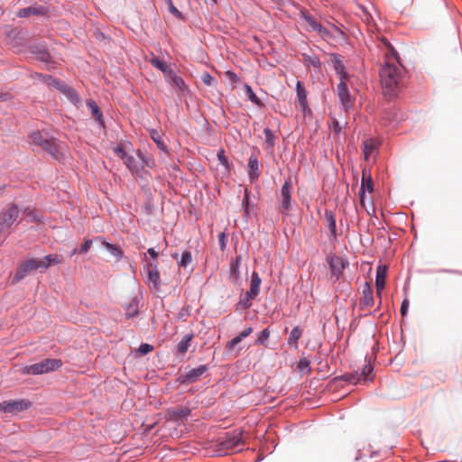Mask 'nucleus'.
<instances>
[{"instance_id":"36","label":"nucleus","mask_w":462,"mask_h":462,"mask_svg":"<svg viewBox=\"0 0 462 462\" xmlns=\"http://www.w3.org/2000/svg\"><path fill=\"white\" fill-rule=\"evenodd\" d=\"M361 183H364V191L365 192L366 190L368 192H373L374 190V184H373V180H372V178L370 175L366 176V172L365 171H363V176H362V182Z\"/></svg>"},{"instance_id":"48","label":"nucleus","mask_w":462,"mask_h":462,"mask_svg":"<svg viewBox=\"0 0 462 462\" xmlns=\"http://www.w3.org/2000/svg\"><path fill=\"white\" fill-rule=\"evenodd\" d=\"M152 349H153V346L152 345L145 343V344H142L138 350L141 354L145 355V354L152 352Z\"/></svg>"},{"instance_id":"38","label":"nucleus","mask_w":462,"mask_h":462,"mask_svg":"<svg viewBox=\"0 0 462 462\" xmlns=\"http://www.w3.org/2000/svg\"><path fill=\"white\" fill-rule=\"evenodd\" d=\"M245 93H246L249 100L252 101L254 104H255V105H257L259 106H263L262 102L256 97V95L254 93L252 88L250 86H248V85H245Z\"/></svg>"},{"instance_id":"22","label":"nucleus","mask_w":462,"mask_h":462,"mask_svg":"<svg viewBox=\"0 0 462 462\" xmlns=\"http://www.w3.org/2000/svg\"><path fill=\"white\" fill-rule=\"evenodd\" d=\"M249 178L251 181L257 180L260 176L259 162L257 156L252 154L248 160Z\"/></svg>"},{"instance_id":"40","label":"nucleus","mask_w":462,"mask_h":462,"mask_svg":"<svg viewBox=\"0 0 462 462\" xmlns=\"http://www.w3.org/2000/svg\"><path fill=\"white\" fill-rule=\"evenodd\" d=\"M270 337V330L269 328H264L263 331H261L258 335L257 343L260 345L266 346L267 340Z\"/></svg>"},{"instance_id":"51","label":"nucleus","mask_w":462,"mask_h":462,"mask_svg":"<svg viewBox=\"0 0 462 462\" xmlns=\"http://www.w3.org/2000/svg\"><path fill=\"white\" fill-rule=\"evenodd\" d=\"M217 157H218V159H219L220 162H221L223 165H225V164H226V163H227V161H226V157H225V155H224V151H223V150H221V151L218 152Z\"/></svg>"},{"instance_id":"15","label":"nucleus","mask_w":462,"mask_h":462,"mask_svg":"<svg viewBox=\"0 0 462 462\" xmlns=\"http://www.w3.org/2000/svg\"><path fill=\"white\" fill-rule=\"evenodd\" d=\"M262 280L256 272H253L250 282V289L246 292L247 300H254L259 293Z\"/></svg>"},{"instance_id":"57","label":"nucleus","mask_w":462,"mask_h":462,"mask_svg":"<svg viewBox=\"0 0 462 462\" xmlns=\"http://www.w3.org/2000/svg\"><path fill=\"white\" fill-rule=\"evenodd\" d=\"M77 252H78V250H77V249H74V250L72 251V254H76Z\"/></svg>"},{"instance_id":"45","label":"nucleus","mask_w":462,"mask_h":462,"mask_svg":"<svg viewBox=\"0 0 462 462\" xmlns=\"http://www.w3.org/2000/svg\"><path fill=\"white\" fill-rule=\"evenodd\" d=\"M25 212H26L27 217H29L32 221H41L42 216L40 213L34 212L30 209H27Z\"/></svg>"},{"instance_id":"7","label":"nucleus","mask_w":462,"mask_h":462,"mask_svg":"<svg viewBox=\"0 0 462 462\" xmlns=\"http://www.w3.org/2000/svg\"><path fill=\"white\" fill-rule=\"evenodd\" d=\"M18 217L19 209L15 205L12 204L0 213V226L7 231Z\"/></svg>"},{"instance_id":"42","label":"nucleus","mask_w":462,"mask_h":462,"mask_svg":"<svg viewBox=\"0 0 462 462\" xmlns=\"http://www.w3.org/2000/svg\"><path fill=\"white\" fill-rule=\"evenodd\" d=\"M167 4L169 6V11L177 18L181 19L182 14L177 9V7L173 5L172 0H167Z\"/></svg>"},{"instance_id":"11","label":"nucleus","mask_w":462,"mask_h":462,"mask_svg":"<svg viewBox=\"0 0 462 462\" xmlns=\"http://www.w3.org/2000/svg\"><path fill=\"white\" fill-rule=\"evenodd\" d=\"M167 79L175 88L178 96H185L189 92V88L185 84L183 79L173 71H169V77Z\"/></svg>"},{"instance_id":"27","label":"nucleus","mask_w":462,"mask_h":462,"mask_svg":"<svg viewBox=\"0 0 462 462\" xmlns=\"http://www.w3.org/2000/svg\"><path fill=\"white\" fill-rule=\"evenodd\" d=\"M139 302L136 299H133L125 308V316L130 319L135 317L139 313Z\"/></svg>"},{"instance_id":"56","label":"nucleus","mask_w":462,"mask_h":462,"mask_svg":"<svg viewBox=\"0 0 462 462\" xmlns=\"http://www.w3.org/2000/svg\"><path fill=\"white\" fill-rule=\"evenodd\" d=\"M312 64L317 67L319 65V60L318 59H315L314 60H312Z\"/></svg>"},{"instance_id":"34","label":"nucleus","mask_w":462,"mask_h":462,"mask_svg":"<svg viewBox=\"0 0 462 462\" xmlns=\"http://www.w3.org/2000/svg\"><path fill=\"white\" fill-rule=\"evenodd\" d=\"M102 245L110 252L112 255H114L116 258H120L123 255V251L120 249L119 246L110 244L105 240L102 241Z\"/></svg>"},{"instance_id":"26","label":"nucleus","mask_w":462,"mask_h":462,"mask_svg":"<svg viewBox=\"0 0 462 462\" xmlns=\"http://www.w3.org/2000/svg\"><path fill=\"white\" fill-rule=\"evenodd\" d=\"M193 338V335L192 334H187L182 339L181 341L177 345V351L179 354L180 355H184L186 354V352L188 351L189 347L190 346V343H191V340Z\"/></svg>"},{"instance_id":"32","label":"nucleus","mask_w":462,"mask_h":462,"mask_svg":"<svg viewBox=\"0 0 462 462\" xmlns=\"http://www.w3.org/2000/svg\"><path fill=\"white\" fill-rule=\"evenodd\" d=\"M150 136L152 139V141L157 144L159 149H161L162 151H166V145L164 144V143L162 141V137L161 134L157 130H155V129L151 130Z\"/></svg>"},{"instance_id":"29","label":"nucleus","mask_w":462,"mask_h":462,"mask_svg":"<svg viewBox=\"0 0 462 462\" xmlns=\"http://www.w3.org/2000/svg\"><path fill=\"white\" fill-rule=\"evenodd\" d=\"M151 64L158 69L162 70L166 75L167 78L169 77V71H172L165 61L158 58L152 59Z\"/></svg>"},{"instance_id":"2","label":"nucleus","mask_w":462,"mask_h":462,"mask_svg":"<svg viewBox=\"0 0 462 462\" xmlns=\"http://www.w3.org/2000/svg\"><path fill=\"white\" fill-rule=\"evenodd\" d=\"M62 362L57 358H47L39 363L23 367V374H42L58 370L61 367Z\"/></svg>"},{"instance_id":"16","label":"nucleus","mask_w":462,"mask_h":462,"mask_svg":"<svg viewBox=\"0 0 462 462\" xmlns=\"http://www.w3.org/2000/svg\"><path fill=\"white\" fill-rule=\"evenodd\" d=\"M207 370L208 367L205 365L191 369L182 376V383H192L196 382Z\"/></svg>"},{"instance_id":"4","label":"nucleus","mask_w":462,"mask_h":462,"mask_svg":"<svg viewBox=\"0 0 462 462\" xmlns=\"http://www.w3.org/2000/svg\"><path fill=\"white\" fill-rule=\"evenodd\" d=\"M30 140L33 144L41 147L43 151L48 152L56 158L58 157L60 151L55 139H46L40 132H33L30 135Z\"/></svg>"},{"instance_id":"53","label":"nucleus","mask_w":462,"mask_h":462,"mask_svg":"<svg viewBox=\"0 0 462 462\" xmlns=\"http://www.w3.org/2000/svg\"><path fill=\"white\" fill-rule=\"evenodd\" d=\"M10 98V95L8 93H0V100L5 101Z\"/></svg>"},{"instance_id":"55","label":"nucleus","mask_w":462,"mask_h":462,"mask_svg":"<svg viewBox=\"0 0 462 462\" xmlns=\"http://www.w3.org/2000/svg\"><path fill=\"white\" fill-rule=\"evenodd\" d=\"M224 240H225V234H224V233H221V234L219 235V242L221 243V245H225Z\"/></svg>"},{"instance_id":"44","label":"nucleus","mask_w":462,"mask_h":462,"mask_svg":"<svg viewBox=\"0 0 462 462\" xmlns=\"http://www.w3.org/2000/svg\"><path fill=\"white\" fill-rule=\"evenodd\" d=\"M265 141L267 143L273 145L274 134H273L270 128H265L263 130Z\"/></svg>"},{"instance_id":"47","label":"nucleus","mask_w":462,"mask_h":462,"mask_svg":"<svg viewBox=\"0 0 462 462\" xmlns=\"http://www.w3.org/2000/svg\"><path fill=\"white\" fill-rule=\"evenodd\" d=\"M114 152L116 156H118L120 159L125 160L128 156L127 153L125 152V150L121 146H116L114 149Z\"/></svg>"},{"instance_id":"49","label":"nucleus","mask_w":462,"mask_h":462,"mask_svg":"<svg viewBox=\"0 0 462 462\" xmlns=\"http://www.w3.org/2000/svg\"><path fill=\"white\" fill-rule=\"evenodd\" d=\"M409 308V300L407 299L403 300L401 306V314L402 317L406 316Z\"/></svg>"},{"instance_id":"39","label":"nucleus","mask_w":462,"mask_h":462,"mask_svg":"<svg viewBox=\"0 0 462 462\" xmlns=\"http://www.w3.org/2000/svg\"><path fill=\"white\" fill-rule=\"evenodd\" d=\"M201 81L209 87L216 86L217 85V79L212 77L208 72H204L201 75Z\"/></svg>"},{"instance_id":"17","label":"nucleus","mask_w":462,"mask_h":462,"mask_svg":"<svg viewBox=\"0 0 462 462\" xmlns=\"http://www.w3.org/2000/svg\"><path fill=\"white\" fill-rule=\"evenodd\" d=\"M148 281L152 284L154 289H159L161 285L160 273L156 263H150L147 266Z\"/></svg>"},{"instance_id":"25","label":"nucleus","mask_w":462,"mask_h":462,"mask_svg":"<svg viewBox=\"0 0 462 462\" xmlns=\"http://www.w3.org/2000/svg\"><path fill=\"white\" fill-rule=\"evenodd\" d=\"M87 106L90 109L93 117L103 125V116L97 103L91 99L87 101Z\"/></svg>"},{"instance_id":"30","label":"nucleus","mask_w":462,"mask_h":462,"mask_svg":"<svg viewBox=\"0 0 462 462\" xmlns=\"http://www.w3.org/2000/svg\"><path fill=\"white\" fill-rule=\"evenodd\" d=\"M61 90L74 105L79 104V97L73 88L68 86H62Z\"/></svg>"},{"instance_id":"20","label":"nucleus","mask_w":462,"mask_h":462,"mask_svg":"<svg viewBox=\"0 0 462 462\" xmlns=\"http://www.w3.org/2000/svg\"><path fill=\"white\" fill-rule=\"evenodd\" d=\"M252 332H253L252 327L245 328L236 337H235L233 339L226 342V349L228 351H232L236 346L237 344H239L244 338L248 337Z\"/></svg>"},{"instance_id":"18","label":"nucleus","mask_w":462,"mask_h":462,"mask_svg":"<svg viewBox=\"0 0 462 462\" xmlns=\"http://www.w3.org/2000/svg\"><path fill=\"white\" fill-rule=\"evenodd\" d=\"M296 90L298 106L303 112H306V110H310L308 106L307 91L300 81L297 82Z\"/></svg>"},{"instance_id":"14","label":"nucleus","mask_w":462,"mask_h":462,"mask_svg":"<svg viewBox=\"0 0 462 462\" xmlns=\"http://www.w3.org/2000/svg\"><path fill=\"white\" fill-rule=\"evenodd\" d=\"M241 442V432H234L233 434H227L225 439L221 441L220 445L223 449L233 450L237 448Z\"/></svg>"},{"instance_id":"37","label":"nucleus","mask_w":462,"mask_h":462,"mask_svg":"<svg viewBox=\"0 0 462 462\" xmlns=\"http://www.w3.org/2000/svg\"><path fill=\"white\" fill-rule=\"evenodd\" d=\"M298 369L301 373H305V374H310L311 373V368H310V361L307 358H305V357L300 358L299 363H298Z\"/></svg>"},{"instance_id":"8","label":"nucleus","mask_w":462,"mask_h":462,"mask_svg":"<svg viewBox=\"0 0 462 462\" xmlns=\"http://www.w3.org/2000/svg\"><path fill=\"white\" fill-rule=\"evenodd\" d=\"M136 155L137 157L128 155L125 160V166L132 173H139L145 166H149L140 150L136 152Z\"/></svg>"},{"instance_id":"19","label":"nucleus","mask_w":462,"mask_h":462,"mask_svg":"<svg viewBox=\"0 0 462 462\" xmlns=\"http://www.w3.org/2000/svg\"><path fill=\"white\" fill-rule=\"evenodd\" d=\"M385 279H386V267L379 266L376 270V278H375V287L377 291L378 297L381 298L382 291L385 286Z\"/></svg>"},{"instance_id":"1","label":"nucleus","mask_w":462,"mask_h":462,"mask_svg":"<svg viewBox=\"0 0 462 462\" xmlns=\"http://www.w3.org/2000/svg\"><path fill=\"white\" fill-rule=\"evenodd\" d=\"M382 43L386 47L384 63L380 69V81L384 93L396 96L402 88L403 68L401 65L398 53L390 42L382 38Z\"/></svg>"},{"instance_id":"41","label":"nucleus","mask_w":462,"mask_h":462,"mask_svg":"<svg viewBox=\"0 0 462 462\" xmlns=\"http://www.w3.org/2000/svg\"><path fill=\"white\" fill-rule=\"evenodd\" d=\"M192 261V256H191V254L190 252L189 251H185L183 252L182 255H181V259L179 263L180 266H182V267H187Z\"/></svg>"},{"instance_id":"9","label":"nucleus","mask_w":462,"mask_h":462,"mask_svg":"<svg viewBox=\"0 0 462 462\" xmlns=\"http://www.w3.org/2000/svg\"><path fill=\"white\" fill-rule=\"evenodd\" d=\"M327 262L330 267L332 276L336 277L337 280L346 268V263L343 260L342 257L336 254L328 255Z\"/></svg>"},{"instance_id":"28","label":"nucleus","mask_w":462,"mask_h":462,"mask_svg":"<svg viewBox=\"0 0 462 462\" xmlns=\"http://www.w3.org/2000/svg\"><path fill=\"white\" fill-rule=\"evenodd\" d=\"M302 335V329L300 327H295L290 333L288 337V344L290 346H298V340Z\"/></svg>"},{"instance_id":"21","label":"nucleus","mask_w":462,"mask_h":462,"mask_svg":"<svg viewBox=\"0 0 462 462\" xmlns=\"http://www.w3.org/2000/svg\"><path fill=\"white\" fill-rule=\"evenodd\" d=\"M301 18L304 21V25L309 31L319 32L320 34H322L323 32H326L322 25L319 23L310 14H302Z\"/></svg>"},{"instance_id":"54","label":"nucleus","mask_w":462,"mask_h":462,"mask_svg":"<svg viewBox=\"0 0 462 462\" xmlns=\"http://www.w3.org/2000/svg\"><path fill=\"white\" fill-rule=\"evenodd\" d=\"M333 130L335 133L338 134L340 132V126L337 121L333 123Z\"/></svg>"},{"instance_id":"13","label":"nucleus","mask_w":462,"mask_h":462,"mask_svg":"<svg viewBox=\"0 0 462 462\" xmlns=\"http://www.w3.org/2000/svg\"><path fill=\"white\" fill-rule=\"evenodd\" d=\"M374 296L371 284L365 282L362 289V296L360 298L361 309H369L374 306Z\"/></svg>"},{"instance_id":"46","label":"nucleus","mask_w":462,"mask_h":462,"mask_svg":"<svg viewBox=\"0 0 462 462\" xmlns=\"http://www.w3.org/2000/svg\"><path fill=\"white\" fill-rule=\"evenodd\" d=\"M91 245H92V240H90V239L85 240V242L81 245L80 249L79 250V253L86 254L89 250Z\"/></svg>"},{"instance_id":"43","label":"nucleus","mask_w":462,"mask_h":462,"mask_svg":"<svg viewBox=\"0 0 462 462\" xmlns=\"http://www.w3.org/2000/svg\"><path fill=\"white\" fill-rule=\"evenodd\" d=\"M359 193H360L361 207L364 208L367 211V213H369V209L365 206L366 196H365V192L364 191V183H361Z\"/></svg>"},{"instance_id":"33","label":"nucleus","mask_w":462,"mask_h":462,"mask_svg":"<svg viewBox=\"0 0 462 462\" xmlns=\"http://www.w3.org/2000/svg\"><path fill=\"white\" fill-rule=\"evenodd\" d=\"M41 260H42V269H44V270L47 269L48 267H50V265L51 263L58 264L60 263V260L57 254H49Z\"/></svg>"},{"instance_id":"5","label":"nucleus","mask_w":462,"mask_h":462,"mask_svg":"<svg viewBox=\"0 0 462 462\" xmlns=\"http://www.w3.org/2000/svg\"><path fill=\"white\" fill-rule=\"evenodd\" d=\"M31 405V402L25 399L4 401L0 402V412L14 415L28 410Z\"/></svg>"},{"instance_id":"50","label":"nucleus","mask_w":462,"mask_h":462,"mask_svg":"<svg viewBox=\"0 0 462 462\" xmlns=\"http://www.w3.org/2000/svg\"><path fill=\"white\" fill-rule=\"evenodd\" d=\"M50 58V55L47 51H42L39 53V59L42 61H47L48 59Z\"/></svg>"},{"instance_id":"52","label":"nucleus","mask_w":462,"mask_h":462,"mask_svg":"<svg viewBox=\"0 0 462 462\" xmlns=\"http://www.w3.org/2000/svg\"><path fill=\"white\" fill-rule=\"evenodd\" d=\"M147 253L155 259L158 256V253L154 250V248H149Z\"/></svg>"},{"instance_id":"24","label":"nucleus","mask_w":462,"mask_h":462,"mask_svg":"<svg viewBox=\"0 0 462 462\" xmlns=\"http://www.w3.org/2000/svg\"><path fill=\"white\" fill-rule=\"evenodd\" d=\"M43 13H44V8L42 6H40V7L30 6V7L21 9L17 13V15L19 17H27L32 14H42Z\"/></svg>"},{"instance_id":"12","label":"nucleus","mask_w":462,"mask_h":462,"mask_svg":"<svg viewBox=\"0 0 462 462\" xmlns=\"http://www.w3.org/2000/svg\"><path fill=\"white\" fill-rule=\"evenodd\" d=\"M291 182L290 180L285 181L281 189V204L284 211L291 208Z\"/></svg>"},{"instance_id":"6","label":"nucleus","mask_w":462,"mask_h":462,"mask_svg":"<svg viewBox=\"0 0 462 462\" xmlns=\"http://www.w3.org/2000/svg\"><path fill=\"white\" fill-rule=\"evenodd\" d=\"M38 269H42V260L41 259H29L24 261L17 270L14 280V282H19L23 279L28 274L32 272L37 271Z\"/></svg>"},{"instance_id":"3","label":"nucleus","mask_w":462,"mask_h":462,"mask_svg":"<svg viewBox=\"0 0 462 462\" xmlns=\"http://www.w3.org/2000/svg\"><path fill=\"white\" fill-rule=\"evenodd\" d=\"M373 371L374 366L369 362L363 366L360 372L346 373L341 376V379L353 384L361 382H370L374 379Z\"/></svg>"},{"instance_id":"35","label":"nucleus","mask_w":462,"mask_h":462,"mask_svg":"<svg viewBox=\"0 0 462 462\" xmlns=\"http://www.w3.org/2000/svg\"><path fill=\"white\" fill-rule=\"evenodd\" d=\"M325 217L327 218L331 236H336V219L333 213L331 211H326Z\"/></svg>"},{"instance_id":"58","label":"nucleus","mask_w":462,"mask_h":462,"mask_svg":"<svg viewBox=\"0 0 462 462\" xmlns=\"http://www.w3.org/2000/svg\"><path fill=\"white\" fill-rule=\"evenodd\" d=\"M215 4L217 3V0H212Z\"/></svg>"},{"instance_id":"10","label":"nucleus","mask_w":462,"mask_h":462,"mask_svg":"<svg viewBox=\"0 0 462 462\" xmlns=\"http://www.w3.org/2000/svg\"><path fill=\"white\" fill-rule=\"evenodd\" d=\"M337 92L341 105L345 110H347L353 106V99L349 93L346 81L341 80L337 87Z\"/></svg>"},{"instance_id":"31","label":"nucleus","mask_w":462,"mask_h":462,"mask_svg":"<svg viewBox=\"0 0 462 462\" xmlns=\"http://www.w3.org/2000/svg\"><path fill=\"white\" fill-rule=\"evenodd\" d=\"M377 143L374 140L369 139L364 142V153L365 160L369 159V156L376 149Z\"/></svg>"},{"instance_id":"23","label":"nucleus","mask_w":462,"mask_h":462,"mask_svg":"<svg viewBox=\"0 0 462 462\" xmlns=\"http://www.w3.org/2000/svg\"><path fill=\"white\" fill-rule=\"evenodd\" d=\"M332 62H333V66H334V69H335L337 74L339 75V77H340V81L341 80L346 81V79H347L348 76H347V73L345 69V66L342 63L339 56L336 55V54L333 55Z\"/></svg>"}]
</instances>
